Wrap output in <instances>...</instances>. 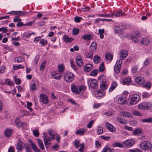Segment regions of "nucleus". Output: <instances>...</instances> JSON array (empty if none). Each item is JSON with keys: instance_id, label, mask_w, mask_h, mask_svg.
<instances>
[{"instance_id": "nucleus-1", "label": "nucleus", "mask_w": 152, "mask_h": 152, "mask_svg": "<svg viewBox=\"0 0 152 152\" xmlns=\"http://www.w3.org/2000/svg\"><path fill=\"white\" fill-rule=\"evenodd\" d=\"M48 134L50 137L46 135V133H45L43 134L44 137V142L45 146L47 148L50 147V140H53L55 137V135L54 132L51 130H49L48 131Z\"/></svg>"}, {"instance_id": "nucleus-2", "label": "nucleus", "mask_w": 152, "mask_h": 152, "mask_svg": "<svg viewBox=\"0 0 152 152\" xmlns=\"http://www.w3.org/2000/svg\"><path fill=\"white\" fill-rule=\"evenodd\" d=\"M151 145L148 141H144L140 145V147L144 151H147L151 149Z\"/></svg>"}, {"instance_id": "nucleus-3", "label": "nucleus", "mask_w": 152, "mask_h": 152, "mask_svg": "<svg viewBox=\"0 0 152 152\" xmlns=\"http://www.w3.org/2000/svg\"><path fill=\"white\" fill-rule=\"evenodd\" d=\"M74 75L72 73L68 72L65 73L64 79L67 82H70L74 79Z\"/></svg>"}, {"instance_id": "nucleus-4", "label": "nucleus", "mask_w": 152, "mask_h": 152, "mask_svg": "<svg viewBox=\"0 0 152 152\" xmlns=\"http://www.w3.org/2000/svg\"><path fill=\"white\" fill-rule=\"evenodd\" d=\"M88 84L89 87L92 89H96L98 85V82L95 79H92L88 81Z\"/></svg>"}, {"instance_id": "nucleus-5", "label": "nucleus", "mask_w": 152, "mask_h": 152, "mask_svg": "<svg viewBox=\"0 0 152 152\" xmlns=\"http://www.w3.org/2000/svg\"><path fill=\"white\" fill-rule=\"evenodd\" d=\"M65 66L63 64H61L58 65V80L60 79L61 77L64 74V72L65 69Z\"/></svg>"}, {"instance_id": "nucleus-6", "label": "nucleus", "mask_w": 152, "mask_h": 152, "mask_svg": "<svg viewBox=\"0 0 152 152\" xmlns=\"http://www.w3.org/2000/svg\"><path fill=\"white\" fill-rule=\"evenodd\" d=\"M151 107V104L150 103L142 102L138 105L139 108L141 110H147Z\"/></svg>"}, {"instance_id": "nucleus-7", "label": "nucleus", "mask_w": 152, "mask_h": 152, "mask_svg": "<svg viewBox=\"0 0 152 152\" xmlns=\"http://www.w3.org/2000/svg\"><path fill=\"white\" fill-rule=\"evenodd\" d=\"M139 96L137 94H135L132 96L130 98V104L133 105L136 104L139 99Z\"/></svg>"}, {"instance_id": "nucleus-8", "label": "nucleus", "mask_w": 152, "mask_h": 152, "mask_svg": "<svg viewBox=\"0 0 152 152\" xmlns=\"http://www.w3.org/2000/svg\"><path fill=\"white\" fill-rule=\"evenodd\" d=\"M122 63V61L121 60H119L116 62L114 67V71L116 73H118L120 72Z\"/></svg>"}, {"instance_id": "nucleus-9", "label": "nucleus", "mask_w": 152, "mask_h": 152, "mask_svg": "<svg viewBox=\"0 0 152 152\" xmlns=\"http://www.w3.org/2000/svg\"><path fill=\"white\" fill-rule=\"evenodd\" d=\"M128 52L127 51L125 50H122L120 52L119 54V57L120 58L121 60H124L128 55Z\"/></svg>"}, {"instance_id": "nucleus-10", "label": "nucleus", "mask_w": 152, "mask_h": 152, "mask_svg": "<svg viewBox=\"0 0 152 152\" xmlns=\"http://www.w3.org/2000/svg\"><path fill=\"white\" fill-rule=\"evenodd\" d=\"M28 12H23L21 11H11L10 12H7V14H10L11 15H14V14L16 15H20V16L28 14Z\"/></svg>"}, {"instance_id": "nucleus-11", "label": "nucleus", "mask_w": 152, "mask_h": 152, "mask_svg": "<svg viewBox=\"0 0 152 152\" xmlns=\"http://www.w3.org/2000/svg\"><path fill=\"white\" fill-rule=\"evenodd\" d=\"M110 14L112 15V17L114 16L116 17H119L120 16H123L125 15H124V12L121 10L115 11L111 13Z\"/></svg>"}, {"instance_id": "nucleus-12", "label": "nucleus", "mask_w": 152, "mask_h": 152, "mask_svg": "<svg viewBox=\"0 0 152 152\" xmlns=\"http://www.w3.org/2000/svg\"><path fill=\"white\" fill-rule=\"evenodd\" d=\"M134 143V140L132 139H128L124 141V142L125 145L128 147H129L132 146Z\"/></svg>"}, {"instance_id": "nucleus-13", "label": "nucleus", "mask_w": 152, "mask_h": 152, "mask_svg": "<svg viewBox=\"0 0 152 152\" xmlns=\"http://www.w3.org/2000/svg\"><path fill=\"white\" fill-rule=\"evenodd\" d=\"M39 97L41 101L43 103L46 104L48 103V97L46 95L41 94H40Z\"/></svg>"}, {"instance_id": "nucleus-14", "label": "nucleus", "mask_w": 152, "mask_h": 152, "mask_svg": "<svg viewBox=\"0 0 152 152\" xmlns=\"http://www.w3.org/2000/svg\"><path fill=\"white\" fill-rule=\"evenodd\" d=\"M135 82L139 85H142L145 83L144 79L141 77H137L135 79Z\"/></svg>"}, {"instance_id": "nucleus-15", "label": "nucleus", "mask_w": 152, "mask_h": 152, "mask_svg": "<svg viewBox=\"0 0 152 152\" xmlns=\"http://www.w3.org/2000/svg\"><path fill=\"white\" fill-rule=\"evenodd\" d=\"M23 142L20 140H18L17 144L16 149L18 152L21 151L23 149Z\"/></svg>"}, {"instance_id": "nucleus-16", "label": "nucleus", "mask_w": 152, "mask_h": 152, "mask_svg": "<svg viewBox=\"0 0 152 152\" xmlns=\"http://www.w3.org/2000/svg\"><path fill=\"white\" fill-rule=\"evenodd\" d=\"M106 126L107 129L110 131L114 132L115 131V128L114 126L109 123L105 124Z\"/></svg>"}, {"instance_id": "nucleus-17", "label": "nucleus", "mask_w": 152, "mask_h": 152, "mask_svg": "<svg viewBox=\"0 0 152 152\" xmlns=\"http://www.w3.org/2000/svg\"><path fill=\"white\" fill-rule=\"evenodd\" d=\"M127 101L126 97L123 96L120 97L118 99V102L119 104L123 105L126 103Z\"/></svg>"}, {"instance_id": "nucleus-18", "label": "nucleus", "mask_w": 152, "mask_h": 152, "mask_svg": "<svg viewBox=\"0 0 152 152\" xmlns=\"http://www.w3.org/2000/svg\"><path fill=\"white\" fill-rule=\"evenodd\" d=\"M29 142L32 148L35 152H40V150L37 147L36 145L32 141L29 140Z\"/></svg>"}, {"instance_id": "nucleus-19", "label": "nucleus", "mask_w": 152, "mask_h": 152, "mask_svg": "<svg viewBox=\"0 0 152 152\" xmlns=\"http://www.w3.org/2000/svg\"><path fill=\"white\" fill-rule=\"evenodd\" d=\"M76 63L77 64L80 66H81L83 65V62L81 57L78 56H77L76 59Z\"/></svg>"}, {"instance_id": "nucleus-20", "label": "nucleus", "mask_w": 152, "mask_h": 152, "mask_svg": "<svg viewBox=\"0 0 152 152\" xmlns=\"http://www.w3.org/2000/svg\"><path fill=\"white\" fill-rule=\"evenodd\" d=\"M86 131V130L85 129H80L77 130L75 134L77 135H83Z\"/></svg>"}, {"instance_id": "nucleus-21", "label": "nucleus", "mask_w": 152, "mask_h": 152, "mask_svg": "<svg viewBox=\"0 0 152 152\" xmlns=\"http://www.w3.org/2000/svg\"><path fill=\"white\" fill-rule=\"evenodd\" d=\"M71 88L72 91L73 93L79 94L78 87L74 85H72L71 86Z\"/></svg>"}, {"instance_id": "nucleus-22", "label": "nucleus", "mask_w": 152, "mask_h": 152, "mask_svg": "<svg viewBox=\"0 0 152 152\" xmlns=\"http://www.w3.org/2000/svg\"><path fill=\"white\" fill-rule=\"evenodd\" d=\"M122 83L123 85H127L131 82V78L128 77L123 79L122 81Z\"/></svg>"}, {"instance_id": "nucleus-23", "label": "nucleus", "mask_w": 152, "mask_h": 152, "mask_svg": "<svg viewBox=\"0 0 152 152\" xmlns=\"http://www.w3.org/2000/svg\"><path fill=\"white\" fill-rule=\"evenodd\" d=\"M117 86V83L115 81L113 82L109 89V92H111L113 91L115 88Z\"/></svg>"}, {"instance_id": "nucleus-24", "label": "nucleus", "mask_w": 152, "mask_h": 152, "mask_svg": "<svg viewBox=\"0 0 152 152\" xmlns=\"http://www.w3.org/2000/svg\"><path fill=\"white\" fill-rule=\"evenodd\" d=\"M92 69V65L91 64H87L84 67V70L85 71L89 72Z\"/></svg>"}, {"instance_id": "nucleus-25", "label": "nucleus", "mask_w": 152, "mask_h": 152, "mask_svg": "<svg viewBox=\"0 0 152 152\" xmlns=\"http://www.w3.org/2000/svg\"><path fill=\"white\" fill-rule=\"evenodd\" d=\"M24 58L21 56L16 57L14 59V61L17 63H20L23 62L24 61Z\"/></svg>"}, {"instance_id": "nucleus-26", "label": "nucleus", "mask_w": 152, "mask_h": 152, "mask_svg": "<svg viewBox=\"0 0 152 152\" xmlns=\"http://www.w3.org/2000/svg\"><path fill=\"white\" fill-rule=\"evenodd\" d=\"M63 39L66 42H71L73 40V39L72 38L69 37L66 35H64Z\"/></svg>"}, {"instance_id": "nucleus-27", "label": "nucleus", "mask_w": 152, "mask_h": 152, "mask_svg": "<svg viewBox=\"0 0 152 152\" xmlns=\"http://www.w3.org/2000/svg\"><path fill=\"white\" fill-rule=\"evenodd\" d=\"M15 123L16 126L19 127H21L23 124H24V123L21 122L19 118H17L15 120Z\"/></svg>"}, {"instance_id": "nucleus-28", "label": "nucleus", "mask_w": 152, "mask_h": 152, "mask_svg": "<svg viewBox=\"0 0 152 152\" xmlns=\"http://www.w3.org/2000/svg\"><path fill=\"white\" fill-rule=\"evenodd\" d=\"M104 92L103 91V90H102L98 91L95 94V95L96 96H99V97L103 96H104Z\"/></svg>"}, {"instance_id": "nucleus-29", "label": "nucleus", "mask_w": 152, "mask_h": 152, "mask_svg": "<svg viewBox=\"0 0 152 152\" xmlns=\"http://www.w3.org/2000/svg\"><path fill=\"white\" fill-rule=\"evenodd\" d=\"M37 142L40 148L42 150H44L45 148L42 140L40 139H38Z\"/></svg>"}, {"instance_id": "nucleus-30", "label": "nucleus", "mask_w": 152, "mask_h": 152, "mask_svg": "<svg viewBox=\"0 0 152 152\" xmlns=\"http://www.w3.org/2000/svg\"><path fill=\"white\" fill-rule=\"evenodd\" d=\"M117 120L118 122L121 124H126L127 123V122L126 120L123 119L119 117L118 118Z\"/></svg>"}, {"instance_id": "nucleus-31", "label": "nucleus", "mask_w": 152, "mask_h": 152, "mask_svg": "<svg viewBox=\"0 0 152 152\" xmlns=\"http://www.w3.org/2000/svg\"><path fill=\"white\" fill-rule=\"evenodd\" d=\"M91 34H87L83 35L82 38L85 40H88L91 39Z\"/></svg>"}, {"instance_id": "nucleus-32", "label": "nucleus", "mask_w": 152, "mask_h": 152, "mask_svg": "<svg viewBox=\"0 0 152 152\" xmlns=\"http://www.w3.org/2000/svg\"><path fill=\"white\" fill-rule=\"evenodd\" d=\"M96 46L97 44L96 42H92L90 45L91 50L93 51H95L96 49Z\"/></svg>"}, {"instance_id": "nucleus-33", "label": "nucleus", "mask_w": 152, "mask_h": 152, "mask_svg": "<svg viewBox=\"0 0 152 152\" xmlns=\"http://www.w3.org/2000/svg\"><path fill=\"white\" fill-rule=\"evenodd\" d=\"M105 58L107 60L111 61L113 59V55L110 53H106L105 54Z\"/></svg>"}, {"instance_id": "nucleus-34", "label": "nucleus", "mask_w": 152, "mask_h": 152, "mask_svg": "<svg viewBox=\"0 0 152 152\" xmlns=\"http://www.w3.org/2000/svg\"><path fill=\"white\" fill-rule=\"evenodd\" d=\"M141 43L145 45H148L149 43V40L146 38H143L141 40Z\"/></svg>"}, {"instance_id": "nucleus-35", "label": "nucleus", "mask_w": 152, "mask_h": 152, "mask_svg": "<svg viewBox=\"0 0 152 152\" xmlns=\"http://www.w3.org/2000/svg\"><path fill=\"white\" fill-rule=\"evenodd\" d=\"M12 132V130L11 129H6L4 132V134L5 136H6L8 137H9L11 134V133Z\"/></svg>"}, {"instance_id": "nucleus-36", "label": "nucleus", "mask_w": 152, "mask_h": 152, "mask_svg": "<svg viewBox=\"0 0 152 152\" xmlns=\"http://www.w3.org/2000/svg\"><path fill=\"white\" fill-rule=\"evenodd\" d=\"M100 88L102 90H106L107 89V86L105 82L104 81H103L102 82L101 85L100 86Z\"/></svg>"}, {"instance_id": "nucleus-37", "label": "nucleus", "mask_w": 152, "mask_h": 152, "mask_svg": "<svg viewBox=\"0 0 152 152\" xmlns=\"http://www.w3.org/2000/svg\"><path fill=\"white\" fill-rule=\"evenodd\" d=\"M120 115L121 116L128 117H130V114L127 112L123 111L120 113Z\"/></svg>"}, {"instance_id": "nucleus-38", "label": "nucleus", "mask_w": 152, "mask_h": 152, "mask_svg": "<svg viewBox=\"0 0 152 152\" xmlns=\"http://www.w3.org/2000/svg\"><path fill=\"white\" fill-rule=\"evenodd\" d=\"M113 147H119L120 148H122L123 147V145L119 142H116L113 144Z\"/></svg>"}, {"instance_id": "nucleus-39", "label": "nucleus", "mask_w": 152, "mask_h": 152, "mask_svg": "<svg viewBox=\"0 0 152 152\" xmlns=\"http://www.w3.org/2000/svg\"><path fill=\"white\" fill-rule=\"evenodd\" d=\"M114 30L115 32L117 33H119L121 31L122 28H121L120 26H116L115 27Z\"/></svg>"}, {"instance_id": "nucleus-40", "label": "nucleus", "mask_w": 152, "mask_h": 152, "mask_svg": "<svg viewBox=\"0 0 152 152\" xmlns=\"http://www.w3.org/2000/svg\"><path fill=\"white\" fill-rule=\"evenodd\" d=\"M112 15L111 14H99L98 15V16L99 17H110L111 18L112 17Z\"/></svg>"}, {"instance_id": "nucleus-41", "label": "nucleus", "mask_w": 152, "mask_h": 152, "mask_svg": "<svg viewBox=\"0 0 152 152\" xmlns=\"http://www.w3.org/2000/svg\"><path fill=\"white\" fill-rule=\"evenodd\" d=\"M151 96L150 94L147 92H144L142 94V97L143 98H147Z\"/></svg>"}, {"instance_id": "nucleus-42", "label": "nucleus", "mask_w": 152, "mask_h": 152, "mask_svg": "<svg viewBox=\"0 0 152 152\" xmlns=\"http://www.w3.org/2000/svg\"><path fill=\"white\" fill-rule=\"evenodd\" d=\"M99 57L97 55L95 56L93 58V61L94 63L95 64H97L99 61L100 60Z\"/></svg>"}, {"instance_id": "nucleus-43", "label": "nucleus", "mask_w": 152, "mask_h": 152, "mask_svg": "<svg viewBox=\"0 0 152 152\" xmlns=\"http://www.w3.org/2000/svg\"><path fill=\"white\" fill-rule=\"evenodd\" d=\"M150 63V60L149 58H146L144 61L143 63V66H148Z\"/></svg>"}, {"instance_id": "nucleus-44", "label": "nucleus", "mask_w": 152, "mask_h": 152, "mask_svg": "<svg viewBox=\"0 0 152 152\" xmlns=\"http://www.w3.org/2000/svg\"><path fill=\"white\" fill-rule=\"evenodd\" d=\"M130 38L131 40H132L135 42H137L139 41V39L138 38L135 37L134 36L132 35L131 36Z\"/></svg>"}, {"instance_id": "nucleus-45", "label": "nucleus", "mask_w": 152, "mask_h": 152, "mask_svg": "<svg viewBox=\"0 0 152 152\" xmlns=\"http://www.w3.org/2000/svg\"><path fill=\"white\" fill-rule=\"evenodd\" d=\"M90 8L89 7H86L84 8H82L79 10L80 11L83 12H88L90 10Z\"/></svg>"}, {"instance_id": "nucleus-46", "label": "nucleus", "mask_w": 152, "mask_h": 152, "mask_svg": "<svg viewBox=\"0 0 152 152\" xmlns=\"http://www.w3.org/2000/svg\"><path fill=\"white\" fill-rule=\"evenodd\" d=\"M138 67L136 66H133L132 67V72L134 74H136L137 72Z\"/></svg>"}, {"instance_id": "nucleus-47", "label": "nucleus", "mask_w": 152, "mask_h": 152, "mask_svg": "<svg viewBox=\"0 0 152 152\" xmlns=\"http://www.w3.org/2000/svg\"><path fill=\"white\" fill-rule=\"evenodd\" d=\"M142 121L145 123L152 122V118L142 119Z\"/></svg>"}, {"instance_id": "nucleus-48", "label": "nucleus", "mask_w": 152, "mask_h": 152, "mask_svg": "<svg viewBox=\"0 0 152 152\" xmlns=\"http://www.w3.org/2000/svg\"><path fill=\"white\" fill-rule=\"evenodd\" d=\"M103 129L100 126H98L97 130V132L99 134H101L103 133Z\"/></svg>"}, {"instance_id": "nucleus-49", "label": "nucleus", "mask_w": 152, "mask_h": 152, "mask_svg": "<svg viewBox=\"0 0 152 152\" xmlns=\"http://www.w3.org/2000/svg\"><path fill=\"white\" fill-rule=\"evenodd\" d=\"M4 84H7L10 86H12L13 83L12 81H11L9 79H6L4 81Z\"/></svg>"}, {"instance_id": "nucleus-50", "label": "nucleus", "mask_w": 152, "mask_h": 152, "mask_svg": "<svg viewBox=\"0 0 152 152\" xmlns=\"http://www.w3.org/2000/svg\"><path fill=\"white\" fill-rule=\"evenodd\" d=\"M129 152H142V151L138 148H136L130 150Z\"/></svg>"}, {"instance_id": "nucleus-51", "label": "nucleus", "mask_w": 152, "mask_h": 152, "mask_svg": "<svg viewBox=\"0 0 152 152\" xmlns=\"http://www.w3.org/2000/svg\"><path fill=\"white\" fill-rule=\"evenodd\" d=\"M98 72V70L97 69H95L92 71L90 73V75L91 76H96L97 75Z\"/></svg>"}, {"instance_id": "nucleus-52", "label": "nucleus", "mask_w": 152, "mask_h": 152, "mask_svg": "<svg viewBox=\"0 0 152 152\" xmlns=\"http://www.w3.org/2000/svg\"><path fill=\"white\" fill-rule=\"evenodd\" d=\"M141 132V130L139 128H137L134 130L133 132L134 135H136L140 133Z\"/></svg>"}, {"instance_id": "nucleus-53", "label": "nucleus", "mask_w": 152, "mask_h": 152, "mask_svg": "<svg viewBox=\"0 0 152 152\" xmlns=\"http://www.w3.org/2000/svg\"><path fill=\"white\" fill-rule=\"evenodd\" d=\"M40 44H42L43 46H44L47 44V42L46 40L44 39H42L40 40Z\"/></svg>"}, {"instance_id": "nucleus-54", "label": "nucleus", "mask_w": 152, "mask_h": 152, "mask_svg": "<svg viewBox=\"0 0 152 152\" xmlns=\"http://www.w3.org/2000/svg\"><path fill=\"white\" fill-rule=\"evenodd\" d=\"M24 68L21 64H19L18 66H14L13 67V69L14 70H17L19 69H22Z\"/></svg>"}, {"instance_id": "nucleus-55", "label": "nucleus", "mask_w": 152, "mask_h": 152, "mask_svg": "<svg viewBox=\"0 0 152 152\" xmlns=\"http://www.w3.org/2000/svg\"><path fill=\"white\" fill-rule=\"evenodd\" d=\"M26 145L25 149L26 152H31V148L30 146L28 144H25L24 146Z\"/></svg>"}, {"instance_id": "nucleus-56", "label": "nucleus", "mask_w": 152, "mask_h": 152, "mask_svg": "<svg viewBox=\"0 0 152 152\" xmlns=\"http://www.w3.org/2000/svg\"><path fill=\"white\" fill-rule=\"evenodd\" d=\"M104 64L103 62L101 64L99 68V71L100 72H102L104 71Z\"/></svg>"}, {"instance_id": "nucleus-57", "label": "nucleus", "mask_w": 152, "mask_h": 152, "mask_svg": "<svg viewBox=\"0 0 152 152\" xmlns=\"http://www.w3.org/2000/svg\"><path fill=\"white\" fill-rule=\"evenodd\" d=\"M36 89V86L35 83H34L32 84L30 87V90L34 91Z\"/></svg>"}, {"instance_id": "nucleus-58", "label": "nucleus", "mask_w": 152, "mask_h": 152, "mask_svg": "<svg viewBox=\"0 0 152 152\" xmlns=\"http://www.w3.org/2000/svg\"><path fill=\"white\" fill-rule=\"evenodd\" d=\"M109 150L110 152H112L111 149H109L108 146H106L102 150V152H107V151Z\"/></svg>"}, {"instance_id": "nucleus-59", "label": "nucleus", "mask_w": 152, "mask_h": 152, "mask_svg": "<svg viewBox=\"0 0 152 152\" xmlns=\"http://www.w3.org/2000/svg\"><path fill=\"white\" fill-rule=\"evenodd\" d=\"M93 53L92 52H90L86 55V57L87 58H89L91 59L92 58Z\"/></svg>"}, {"instance_id": "nucleus-60", "label": "nucleus", "mask_w": 152, "mask_h": 152, "mask_svg": "<svg viewBox=\"0 0 152 152\" xmlns=\"http://www.w3.org/2000/svg\"><path fill=\"white\" fill-rule=\"evenodd\" d=\"M2 31L3 33H6L7 31V29L6 27H3L0 28V31Z\"/></svg>"}, {"instance_id": "nucleus-61", "label": "nucleus", "mask_w": 152, "mask_h": 152, "mask_svg": "<svg viewBox=\"0 0 152 152\" xmlns=\"http://www.w3.org/2000/svg\"><path fill=\"white\" fill-rule=\"evenodd\" d=\"M79 30L78 29L74 28L72 30V34L73 35H77L79 33Z\"/></svg>"}, {"instance_id": "nucleus-62", "label": "nucleus", "mask_w": 152, "mask_h": 152, "mask_svg": "<svg viewBox=\"0 0 152 152\" xmlns=\"http://www.w3.org/2000/svg\"><path fill=\"white\" fill-rule=\"evenodd\" d=\"M52 77L55 79H57V72L56 71L52 72Z\"/></svg>"}, {"instance_id": "nucleus-63", "label": "nucleus", "mask_w": 152, "mask_h": 152, "mask_svg": "<svg viewBox=\"0 0 152 152\" xmlns=\"http://www.w3.org/2000/svg\"><path fill=\"white\" fill-rule=\"evenodd\" d=\"M82 18L79 17H76L74 18L75 21V22L78 23L80 21Z\"/></svg>"}, {"instance_id": "nucleus-64", "label": "nucleus", "mask_w": 152, "mask_h": 152, "mask_svg": "<svg viewBox=\"0 0 152 152\" xmlns=\"http://www.w3.org/2000/svg\"><path fill=\"white\" fill-rule=\"evenodd\" d=\"M75 144L76 148H78L80 146V143L78 141L75 140Z\"/></svg>"}]
</instances>
